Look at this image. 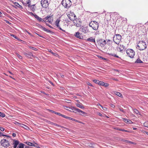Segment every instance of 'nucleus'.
I'll return each instance as SVG.
<instances>
[{
	"mask_svg": "<svg viewBox=\"0 0 148 148\" xmlns=\"http://www.w3.org/2000/svg\"><path fill=\"white\" fill-rule=\"evenodd\" d=\"M12 145H13V148H16L18 145L19 144V141L18 140H13Z\"/></svg>",
	"mask_w": 148,
	"mask_h": 148,
	"instance_id": "obj_14",
	"label": "nucleus"
},
{
	"mask_svg": "<svg viewBox=\"0 0 148 148\" xmlns=\"http://www.w3.org/2000/svg\"><path fill=\"white\" fill-rule=\"evenodd\" d=\"M48 51L49 52H50L52 54H53V55H54V53H53L52 51V50L51 49H48Z\"/></svg>",
	"mask_w": 148,
	"mask_h": 148,
	"instance_id": "obj_51",
	"label": "nucleus"
},
{
	"mask_svg": "<svg viewBox=\"0 0 148 148\" xmlns=\"http://www.w3.org/2000/svg\"><path fill=\"white\" fill-rule=\"evenodd\" d=\"M121 38V36L119 34H115L113 38V41L116 44H119Z\"/></svg>",
	"mask_w": 148,
	"mask_h": 148,
	"instance_id": "obj_3",
	"label": "nucleus"
},
{
	"mask_svg": "<svg viewBox=\"0 0 148 148\" xmlns=\"http://www.w3.org/2000/svg\"><path fill=\"white\" fill-rule=\"evenodd\" d=\"M29 47L31 49H32L33 50H34L35 51H37L38 50V49H37L36 48H35L34 47L29 46Z\"/></svg>",
	"mask_w": 148,
	"mask_h": 148,
	"instance_id": "obj_35",
	"label": "nucleus"
},
{
	"mask_svg": "<svg viewBox=\"0 0 148 148\" xmlns=\"http://www.w3.org/2000/svg\"><path fill=\"white\" fill-rule=\"evenodd\" d=\"M36 26L38 27H39L41 28L44 31H45L48 32H50V30L47 29L45 28L41 25H40L38 23H36Z\"/></svg>",
	"mask_w": 148,
	"mask_h": 148,
	"instance_id": "obj_16",
	"label": "nucleus"
},
{
	"mask_svg": "<svg viewBox=\"0 0 148 148\" xmlns=\"http://www.w3.org/2000/svg\"><path fill=\"white\" fill-rule=\"evenodd\" d=\"M46 19V21L47 22L49 23H51L52 21V20L51 19V18L50 16H47L45 18Z\"/></svg>",
	"mask_w": 148,
	"mask_h": 148,
	"instance_id": "obj_18",
	"label": "nucleus"
},
{
	"mask_svg": "<svg viewBox=\"0 0 148 148\" xmlns=\"http://www.w3.org/2000/svg\"><path fill=\"white\" fill-rule=\"evenodd\" d=\"M14 4L17 7H19V8H22V6L20 5L17 2H15L14 3Z\"/></svg>",
	"mask_w": 148,
	"mask_h": 148,
	"instance_id": "obj_37",
	"label": "nucleus"
},
{
	"mask_svg": "<svg viewBox=\"0 0 148 148\" xmlns=\"http://www.w3.org/2000/svg\"><path fill=\"white\" fill-rule=\"evenodd\" d=\"M5 116V114L0 112V116H1L2 117H4Z\"/></svg>",
	"mask_w": 148,
	"mask_h": 148,
	"instance_id": "obj_41",
	"label": "nucleus"
},
{
	"mask_svg": "<svg viewBox=\"0 0 148 148\" xmlns=\"http://www.w3.org/2000/svg\"><path fill=\"white\" fill-rule=\"evenodd\" d=\"M75 20L74 22L75 23V25L77 27L81 26L82 22L80 20L78 19H76Z\"/></svg>",
	"mask_w": 148,
	"mask_h": 148,
	"instance_id": "obj_13",
	"label": "nucleus"
},
{
	"mask_svg": "<svg viewBox=\"0 0 148 148\" xmlns=\"http://www.w3.org/2000/svg\"><path fill=\"white\" fill-rule=\"evenodd\" d=\"M69 120H72V121H76V122H78V123H82V122L80 121H79L78 120H76L75 119H73V118H72L70 117V118H69Z\"/></svg>",
	"mask_w": 148,
	"mask_h": 148,
	"instance_id": "obj_26",
	"label": "nucleus"
},
{
	"mask_svg": "<svg viewBox=\"0 0 148 148\" xmlns=\"http://www.w3.org/2000/svg\"><path fill=\"white\" fill-rule=\"evenodd\" d=\"M76 105L77 107L81 109H84V108L83 105L81 103L80 104L77 103L76 104Z\"/></svg>",
	"mask_w": 148,
	"mask_h": 148,
	"instance_id": "obj_24",
	"label": "nucleus"
},
{
	"mask_svg": "<svg viewBox=\"0 0 148 148\" xmlns=\"http://www.w3.org/2000/svg\"><path fill=\"white\" fill-rule=\"evenodd\" d=\"M137 48L140 50H143L147 47V45L145 42L143 41H140L137 44Z\"/></svg>",
	"mask_w": 148,
	"mask_h": 148,
	"instance_id": "obj_2",
	"label": "nucleus"
},
{
	"mask_svg": "<svg viewBox=\"0 0 148 148\" xmlns=\"http://www.w3.org/2000/svg\"><path fill=\"white\" fill-rule=\"evenodd\" d=\"M108 54L110 55L113 56H114V57H116V58H119V56L117 55H116L114 53H112V52H110L108 53Z\"/></svg>",
	"mask_w": 148,
	"mask_h": 148,
	"instance_id": "obj_27",
	"label": "nucleus"
},
{
	"mask_svg": "<svg viewBox=\"0 0 148 148\" xmlns=\"http://www.w3.org/2000/svg\"><path fill=\"white\" fill-rule=\"evenodd\" d=\"M71 1L70 0H63L62 1V5L65 8H69L71 5Z\"/></svg>",
	"mask_w": 148,
	"mask_h": 148,
	"instance_id": "obj_6",
	"label": "nucleus"
},
{
	"mask_svg": "<svg viewBox=\"0 0 148 148\" xmlns=\"http://www.w3.org/2000/svg\"><path fill=\"white\" fill-rule=\"evenodd\" d=\"M24 54L26 57L29 58H30L31 56H33L32 53L31 52H29L28 53H24Z\"/></svg>",
	"mask_w": 148,
	"mask_h": 148,
	"instance_id": "obj_17",
	"label": "nucleus"
},
{
	"mask_svg": "<svg viewBox=\"0 0 148 148\" xmlns=\"http://www.w3.org/2000/svg\"><path fill=\"white\" fill-rule=\"evenodd\" d=\"M67 16L69 18L71 21H74L76 19V16L74 13L71 11L68 12Z\"/></svg>",
	"mask_w": 148,
	"mask_h": 148,
	"instance_id": "obj_4",
	"label": "nucleus"
},
{
	"mask_svg": "<svg viewBox=\"0 0 148 148\" xmlns=\"http://www.w3.org/2000/svg\"><path fill=\"white\" fill-rule=\"evenodd\" d=\"M1 145L5 147H7L10 145V143L8 141L5 139H3L1 140Z\"/></svg>",
	"mask_w": 148,
	"mask_h": 148,
	"instance_id": "obj_10",
	"label": "nucleus"
},
{
	"mask_svg": "<svg viewBox=\"0 0 148 148\" xmlns=\"http://www.w3.org/2000/svg\"><path fill=\"white\" fill-rule=\"evenodd\" d=\"M12 135L13 137H15L16 136V134L15 133H13Z\"/></svg>",
	"mask_w": 148,
	"mask_h": 148,
	"instance_id": "obj_54",
	"label": "nucleus"
},
{
	"mask_svg": "<svg viewBox=\"0 0 148 148\" xmlns=\"http://www.w3.org/2000/svg\"><path fill=\"white\" fill-rule=\"evenodd\" d=\"M109 84L108 83H105L104 82V83L103 84V86H104L105 87H107L108 86Z\"/></svg>",
	"mask_w": 148,
	"mask_h": 148,
	"instance_id": "obj_45",
	"label": "nucleus"
},
{
	"mask_svg": "<svg viewBox=\"0 0 148 148\" xmlns=\"http://www.w3.org/2000/svg\"><path fill=\"white\" fill-rule=\"evenodd\" d=\"M60 18L57 19L55 22V25L59 29L66 32L65 30L64 29H65L64 27L66 26V25L64 22L62 21L60 23Z\"/></svg>",
	"mask_w": 148,
	"mask_h": 148,
	"instance_id": "obj_1",
	"label": "nucleus"
},
{
	"mask_svg": "<svg viewBox=\"0 0 148 148\" xmlns=\"http://www.w3.org/2000/svg\"><path fill=\"white\" fill-rule=\"evenodd\" d=\"M75 36L77 38L79 39H82L81 37L80 36V33L79 32L76 33Z\"/></svg>",
	"mask_w": 148,
	"mask_h": 148,
	"instance_id": "obj_28",
	"label": "nucleus"
},
{
	"mask_svg": "<svg viewBox=\"0 0 148 148\" xmlns=\"http://www.w3.org/2000/svg\"><path fill=\"white\" fill-rule=\"evenodd\" d=\"M73 108L74 109V110L73 111V112L76 114L78 112L79 113V115L83 116H84L87 114V113L82 111L79 109L74 108Z\"/></svg>",
	"mask_w": 148,
	"mask_h": 148,
	"instance_id": "obj_8",
	"label": "nucleus"
},
{
	"mask_svg": "<svg viewBox=\"0 0 148 148\" xmlns=\"http://www.w3.org/2000/svg\"><path fill=\"white\" fill-rule=\"evenodd\" d=\"M116 49L119 51L122 52L126 48L123 45L120 44L119 46L117 47Z\"/></svg>",
	"mask_w": 148,
	"mask_h": 148,
	"instance_id": "obj_12",
	"label": "nucleus"
},
{
	"mask_svg": "<svg viewBox=\"0 0 148 148\" xmlns=\"http://www.w3.org/2000/svg\"><path fill=\"white\" fill-rule=\"evenodd\" d=\"M37 34V35H38V36H40V37H41L43 38V37H42V36H41V35H39V34Z\"/></svg>",
	"mask_w": 148,
	"mask_h": 148,
	"instance_id": "obj_63",
	"label": "nucleus"
},
{
	"mask_svg": "<svg viewBox=\"0 0 148 148\" xmlns=\"http://www.w3.org/2000/svg\"><path fill=\"white\" fill-rule=\"evenodd\" d=\"M123 121L126 123H128L130 124L132 123L133 122L130 120L128 119H127L124 118L123 119Z\"/></svg>",
	"mask_w": 148,
	"mask_h": 148,
	"instance_id": "obj_20",
	"label": "nucleus"
},
{
	"mask_svg": "<svg viewBox=\"0 0 148 148\" xmlns=\"http://www.w3.org/2000/svg\"><path fill=\"white\" fill-rule=\"evenodd\" d=\"M127 56L131 58H132L135 55V52L134 51L131 49H128L126 51Z\"/></svg>",
	"mask_w": 148,
	"mask_h": 148,
	"instance_id": "obj_5",
	"label": "nucleus"
},
{
	"mask_svg": "<svg viewBox=\"0 0 148 148\" xmlns=\"http://www.w3.org/2000/svg\"><path fill=\"white\" fill-rule=\"evenodd\" d=\"M17 56H18V58H19V59H22V58H23L21 56V55H20L19 54H18L17 53Z\"/></svg>",
	"mask_w": 148,
	"mask_h": 148,
	"instance_id": "obj_47",
	"label": "nucleus"
},
{
	"mask_svg": "<svg viewBox=\"0 0 148 148\" xmlns=\"http://www.w3.org/2000/svg\"><path fill=\"white\" fill-rule=\"evenodd\" d=\"M25 145L22 143H19L18 145V148H24Z\"/></svg>",
	"mask_w": 148,
	"mask_h": 148,
	"instance_id": "obj_33",
	"label": "nucleus"
},
{
	"mask_svg": "<svg viewBox=\"0 0 148 148\" xmlns=\"http://www.w3.org/2000/svg\"><path fill=\"white\" fill-rule=\"evenodd\" d=\"M28 13L30 14V15H34V14H33V13L32 12H29Z\"/></svg>",
	"mask_w": 148,
	"mask_h": 148,
	"instance_id": "obj_55",
	"label": "nucleus"
},
{
	"mask_svg": "<svg viewBox=\"0 0 148 148\" xmlns=\"http://www.w3.org/2000/svg\"><path fill=\"white\" fill-rule=\"evenodd\" d=\"M133 110L134 111V112L136 114L139 115L140 114L139 111L136 109H133Z\"/></svg>",
	"mask_w": 148,
	"mask_h": 148,
	"instance_id": "obj_32",
	"label": "nucleus"
},
{
	"mask_svg": "<svg viewBox=\"0 0 148 148\" xmlns=\"http://www.w3.org/2000/svg\"><path fill=\"white\" fill-rule=\"evenodd\" d=\"M136 63H141L143 62L140 60L139 58H138L135 62Z\"/></svg>",
	"mask_w": 148,
	"mask_h": 148,
	"instance_id": "obj_30",
	"label": "nucleus"
},
{
	"mask_svg": "<svg viewBox=\"0 0 148 148\" xmlns=\"http://www.w3.org/2000/svg\"><path fill=\"white\" fill-rule=\"evenodd\" d=\"M60 116L64 118H65V115L62 114H60Z\"/></svg>",
	"mask_w": 148,
	"mask_h": 148,
	"instance_id": "obj_56",
	"label": "nucleus"
},
{
	"mask_svg": "<svg viewBox=\"0 0 148 148\" xmlns=\"http://www.w3.org/2000/svg\"><path fill=\"white\" fill-rule=\"evenodd\" d=\"M144 126L148 128V122H146L144 123Z\"/></svg>",
	"mask_w": 148,
	"mask_h": 148,
	"instance_id": "obj_43",
	"label": "nucleus"
},
{
	"mask_svg": "<svg viewBox=\"0 0 148 148\" xmlns=\"http://www.w3.org/2000/svg\"><path fill=\"white\" fill-rule=\"evenodd\" d=\"M104 83V82L102 81H99V82L98 84L99 85L101 86H103V84Z\"/></svg>",
	"mask_w": 148,
	"mask_h": 148,
	"instance_id": "obj_40",
	"label": "nucleus"
},
{
	"mask_svg": "<svg viewBox=\"0 0 148 148\" xmlns=\"http://www.w3.org/2000/svg\"><path fill=\"white\" fill-rule=\"evenodd\" d=\"M87 40L91 42H95V38L92 37H91L90 38H88Z\"/></svg>",
	"mask_w": 148,
	"mask_h": 148,
	"instance_id": "obj_21",
	"label": "nucleus"
},
{
	"mask_svg": "<svg viewBox=\"0 0 148 148\" xmlns=\"http://www.w3.org/2000/svg\"><path fill=\"white\" fill-rule=\"evenodd\" d=\"M82 32L84 33H87L88 32V29L86 27H84L82 29Z\"/></svg>",
	"mask_w": 148,
	"mask_h": 148,
	"instance_id": "obj_29",
	"label": "nucleus"
},
{
	"mask_svg": "<svg viewBox=\"0 0 148 148\" xmlns=\"http://www.w3.org/2000/svg\"><path fill=\"white\" fill-rule=\"evenodd\" d=\"M31 9L33 11H34L35 10V5H32Z\"/></svg>",
	"mask_w": 148,
	"mask_h": 148,
	"instance_id": "obj_38",
	"label": "nucleus"
},
{
	"mask_svg": "<svg viewBox=\"0 0 148 148\" xmlns=\"http://www.w3.org/2000/svg\"><path fill=\"white\" fill-rule=\"evenodd\" d=\"M88 145L90 147L94 148L95 147V144L92 143H88Z\"/></svg>",
	"mask_w": 148,
	"mask_h": 148,
	"instance_id": "obj_31",
	"label": "nucleus"
},
{
	"mask_svg": "<svg viewBox=\"0 0 148 148\" xmlns=\"http://www.w3.org/2000/svg\"><path fill=\"white\" fill-rule=\"evenodd\" d=\"M49 111L50 112H51L52 113H55V114H57L58 115H59L61 114L59 113H58V112H56L54 111H53V110H49Z\"/></svg>",
	"mask_w": 148,
	"mask_h": 148,
	"instance_id": "obj_36",
	"label": "nucleus"
},
{
	"mask_svg": "<svg viewBox=\"0 0 148 148\" xmlns=\"http://www.w3.org/2000/svg\"><path fill=\"white\" fill-rule=\"evenodd\" d=\"M99 80H96V79H94V80H93V82L96 83V84H98V83H99Z\"/></svg>",
	"mask_w": 148,
	"mask_h": 148,
	"instance_id": "obj_42",
	"label": "nucleus"
},
{
	"mask_svg": "<svg viewBox=\"0 0 148 148\" xmlns=\"http://www.w3.org/2000/svg\"><path fill=\"white\" fill-rule=\"evenodd\" d=\"M119 110H120V111L123 112V113H125V111H124L123 110V108H120L119 109Z\"/></svg>",
	"mask_w": 148,
	"mask_h": 148,
	"instance_id": "obj_53",
	"label": "nucleus"
},
{
	"mask_svg": "<svg viewBox=\"0 0 148 148\" xmlns=\"http://www.w3.org/2000/svg\"><path fill=\"white\" fill-rule=\"evenodd\" d=\"M101 107L104 110L106 111L107 110V108L106 107H103L102 106V107Z\"/></svg>",
	"mask_w": 148,
	"mask_h": 148,
	"instance_id": "obj_50",
	"label": "nucleus"
},
{
	"mask_svg": "<svg viewBox=\"0 0 148 148\" xmlns=\"http://www.w3.org/2000/svg\"><path fill=\"white\" fill-rule=\"evenodd\" d=\"M121 131H123V132H131L130 131H129L128 130H123V129H122Z\"/></svg>",
	"mask_w": 148,
	"mask_h": 148,
	"instance_id": "obj_46",
	"label": "nucleus"
},
{
	"mask_svg": "<svg viewBox=\"0 0 148 148\" xmlns=\"http://www.w3.org/2000/svg\"><path fill=\"white\" fill-rule=\"evenodd\" d=\"M41 4L42 7L44 8H47L49 4L48 1L47 0H42Z\"/></svg>",
	"mask_w": 148,
	"mask_h": 148,
	"instance_id": "obj_11",
	"label": "nucleus"
},
{
	"mask_svg": "<svg viewBox=\"0 0 148 148\" xmlns=\"http://www.w3.org/2000/svg\"><path fill=\"white\" fill-rule=\"evenodd\" d=\"M114 93L115 95H117L118 96H119L120 97H121V98H122L123 97V95H122V94L119 92H114Z\"/></svg>",
	"mask_w": 148,
	"mask_h": 148,
	"instance_id": "obj_23",
	"label": "nucleus"
},
{
	"mask_svg": "<svg viewBox=\"0 0 148 148\" xmlns=\"http://www.w3.org/2000/svg\"><path fill=\"white\" fill-rule=\"evenodd\" d=\"M112 79L114 80H115L116 81H118V79L117 78H113Z\"/></svg>",
	"mask_w": 148,
	"mask_h": 148,
	"instance_id": "obj_60",
	"label": "nucleus"
},
{
	"mask_svg": "<svg viewBox=\"0 0 148 148\" xmlns=\"http://www.w3.org/2000/svg\"><path fill=\"white\" fill-rule=\"evenodd\" d=\"M5 129L2 127H0V130L2 131H3Z\"/></svg>",
	"mask_w": 148,
	"mask_h": 148,
	"instance_id": "obj_49",
	"label": "nucleus"
},
{
	"mask_svg": "<svg viewBox=\"0 0 148 148\" xmlns=\"http://www.w3.org/2000/svg\"><path fill=\"white\" fill-rule=\"evenodd\" d=\"M123 142H124L127 143H130L131 144H133L134 145H136V143H135L131 141L126 140H123Z\"/></svg>",
	"mask_w": 148,
	"mask_h": 148,
	"instance_id": "obj_25",
	"label": "nucleus"
},
{
	"mask_svg": "<svg viewBox=\"0 0 148 148\" xmlns=\"http://www.w3.org/2000/svg\"><path fill=\"white\" fill-rule=\"evenodd\" d=\"M89 25L94 30H97L99 27L97 22L95 21H91L89 23Z\"/></svg>",
	"mask_w": 148,
	"mask_h": 148,
	"instance_id": "obj_7",
	"label": "nucleus"
},
{
	"mask_svg": "<svg viewBox=\"0 0 148 148\" xmlns=\"http://www.w3.org/2000/svg\"><path fill=\"white\" fill-rule=\"evenodd\" d=\"M24 143L27 145L35 147V144L38 145L37 143H35L34 141H33V143L27 141L25 142Z\"/></svg>",
	"mask_w": 148,
	"mask_h": 148,
	"instance_id": "obj_15",
	"label": "nucleus"
},
{
	"mask_svg": "<svg viewBox=\"0 0 148 148\" xmlns=\"http://www.w3.org/2000/svg\"><path fill=\"white\" fill-rule=\"evenodd\" d=\"M25 2L26 3H25V6H26L27 4V6L28 7H30L31 6V1L30 0H27Z\"/></svg>",
	"mask_w": 148,
	"mask_h": 148,
	"instance_id": "obj_22",
	"label": "nucleus"
},
{
	"mask_svg": "<svg viewBox=\"0 0 148 148\" xmlns=\"http://www.w3.org/2000/svg\"><path fill=\"white\" fill-rule=\"evenodd\" d=\"M34 16L39 22H43L44 21V20L42 19V18L39 17L38 15H37L36 14H35V15H34Z\"/></svg>",
	"mask_w": 148,
	"mask_h": 148,
	"instance_id": "obj_19",
	"label": "nucleus"
},
{
	"mask_svg": "<svg viewBox=\"0 0 148 148\" xmlns=\"http://www.w3.org/2000/svg\"><path fill=\"white\" fill-rule=\"evenodd\" d=\"M112 129H114V130H119V131H121V130H122L121 129H120V128H119L118 127H112Z\"/></svg>",
	"mask_w": 148,
	"mask_h": 148,
	"instance_id": "obj_39",
	"label": "nucleus"
},
{
	"mask_svg": "<svg viewBox=\"0 0 148 148\" xmlns=\"http://www.w3.org/2000/svg\"><path fill=\"white\" fill-rule=\"evenodd\" d=\"M64 118L68 119L69 120V118H70V117H68L67 116H65V117Z\"/></svg>",
	"mask_w": 148,
	"mask_h": 148,
	"instance_id": "obj_61",
	"label": "nucleus"
},
{
	"mask_svg": "<svg viewBox=\"0 0 148 148\" xmlns=\"http://www.w3.org/2000/svg\"><path fill=\"white\" fill-rule=\"evenodd\" d=\"M97 105L98 106H100L101 107H102V106L100 104V103H98V104H97Z\"/></svg>",
	"mask_w": 148,
	"mask_h": 148,
	"instance_id": "obj_62",
	"label": "nucleus"
},
{
	"mask_svg": "<svg viewBox=\"0 0 148 148\" xmlns=\"http://www.w3.org/2000/svg\"><path fill=\"white\" fill-rule=\"evenodd\" d=\"M98 115L100 116H102V115L100 113H98Z\"/></svg>",
	"mask_w": 148,
	"mask_h": 148,
	"instance_id": "obj_58",
	"label": "nucleus"
},
{
	"mask_svg": "<svg viewBox=\"0 0 148 148\" xmlns=\"http://www.w3.org/2000/svg\"><path fill=\"white\" fill-rule=\"evenodd\" d=\"M20 126L24 128L25 129H27L28 127L22 123H20Z\"/></svg>",
	"mask_w": 148,
	"mask_h": 148,
	"instance_id": "obj_34",
	"label": "nucleus"
},
{
	"mask_svg": "<svg viewBox=\"0 0 148 148\" xmlns=\"http://www.w3.org/2000/svg\"><path fill=\"white\" fill-rule=\"evenodd\" d=\"M87 84H88V85H89V86H92V85L91 83H89V82H88V83H87Z\"/></svg>",
	"mask_w": 148,
	"mask_h": 148,
	"instance_id": "obj_57",
	"label": "nucleus"
},
{
	"mask_svg": "<svg viewBox=\"0 0 148 148\" xmlns=\"http://www.w3.org/2000/svg\"><path fill=\"white\" fill-rule=\"evenodd\" d=\"M26 31L30 35H31V36H32V34L31 33H29V32L27 31V30H26Z\"/></svg>",
	"mask_w": 148,
	"mask_h": 148,
	"instance_id": "obj_59",
	"label": "nucleus"
},
{
	"mask_svg": "<svg viewBox=\"0 0 148 148\" xmlns=\"http://www.w3.org/2000/svg\"><path fill=\"white\" fill-rule=\"evenodd\" d=\"M6 22L7 23H8V24H10V23L8 21H6Z\"/></svg>",
	"mask_w": 148,
	"mask_h": 148,
	"instance_id": "obj_64",
	"label": "nucleus"
},
{
	"mask_svg": "<svg viewBox=\"0 0 148 148\" xmlns=\"http://www.w3.org/2000/svg\"><path fill=\"white\" fill-rule=\"evenodd\" d=\"M97 45L101 47H103L106 44V41L103 39H100L97 42Z\"/></svg>",
	"mask_w": 148,
	"mask_h": 148,
	"instance_id": "obj_9",
	"label": "nucleus"
},
{
	"mask_svg": "<svg viewBox=\"0 0 148 148\" xmlns=\"http://www.w3.org/2000/svg\"><path fill=\"white\" fill-rule=\"evenodd\" d=\"M110 106L113 108H114L115 107V106L113 104H111L110 105Z\"/></svg>",
	"mask_w": 148,
	"mask_h": 148,
	"instance_id": "obj_52",
	"label": "nucleus"
},
{
	"mask_svg": "<svg viewBox=\"0 0 148 148\" xmlns=\"http://www.w3.org/2000/svg\"><path fill=\"white\" fill-rule=\"evenodd\" d=\"M65 101L67 103H71V102H70L71 101L69 100H68V99H65Z\"/></svg>",
	"mask_w": 148,
	"mask_h": 148,
	"instance_id": "obj_48",
	"label": "nucleus"
},
{
	"mask_svg": "<svg viewBox=\"0 0 148 148\" xmlns=\"http://www.w3.org/2000/svg\"><path fill=\"white\" fill-rule=\"evenodd\" d=\"M10 36H12V37H14L15 39H18V38L16 36L12 34H11Z\"/></svg>",
	"mask_w": 148,
	"mask_h": 148,
	"instance_id": "obj_44",
	"label": "nucleus"
}]
</instances>
